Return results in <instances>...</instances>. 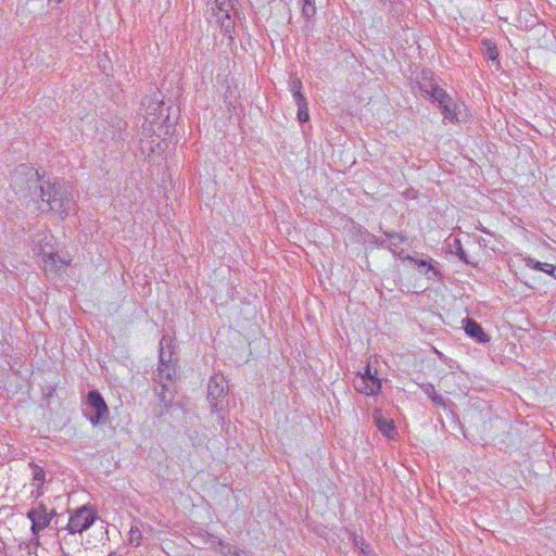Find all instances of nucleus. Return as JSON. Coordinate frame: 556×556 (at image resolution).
Returning a JSON list of instances; mask_svg holds the SVG:
<instances>
[{
  "label": "nucleus",
  "mask_w": 556,
  "mask_h": 556,
  "mask_svg": "<svg viewBox=\"0 0 556 556\" xmlns=\"http://www.w3.org/2000/svg\"><path fill=\"white\" fill-rule=\"evenodd\" d=\"M228 393V384L224 376H213L207 386V400L211 404L212 412L222 410Z\"/></svg>",
  "instance_id": "obj_4"
},
{
  "label": "nucleus",
  "mask_w": 556,
  "mask_h": 556,
  "mask_svg": "<svg viewBox=\"0 0 556 556\" xmlns=\"http://www.w3.org/2000/svg\"><path fill=\"white\" fill-rule=\"evenodd\" d=\"M216 18H217V22L220 24V28H222L224 35L228 36L229 38H232L231 34L235 28V20L232 17L231 13L216 16Z\"/></svg>",
  "instance_id": "obj_16"
},
{
  "label": "nucleus",
  "mask_w": 556,
  "mask_h": 556,
  "mask_svg": "<svg viewBox=\"0 0 556 556\" xmlns=\"http://www.w3.org/2000/svg\"><path fill=\"white\" fill-rule=\"evenodd\" d=\"M354 545L361 549V552L364 554V556H369V554H370L369 545L366 544V542L363 538L355 536Z\"/></svg>",
  "instance_id": "obj_26"
},
{
  "label": "nucleus",
  "mask_w": 556,
  "mask_h": 556,
  "mask_svg": "<svg viewBox=\"0 0 556 556\" xmlns=\"http://www.w3.org/2000/svg\"><path fill=\"white\" fill-rule=\"evenodd\" d=\"M430 400L437 406H441V407L446 406V402H445L444 397L438 393H435Z\"/></svg>",
  "instance_id": "obj_33"
},
{
  "label": "nucleus",
  "mask_w": 556,
  "mask_h": 556,
  "mask_svg": "<svg viewBox=\"0 0 556 556\" xmlns=\"http://www.w3.org/2000/svg\"><path fill=\"white\" fill-rule=\"evenodd\" d=\"M439 108L441 109L445 119H448L450 122L457 121L456 104L452 98H450L448 102L440 104Z\"/></svg>",
  "instance_id": "obj_17"
},
{
  "label": "nucleus",
  "mask_w": 556,
  "mask_h": 556,
  "mask_svg": "<svg viewBox=\"0 0 556 556\" xmlns=\"http://www.w3.org/2000/svg\"><path fill=\"white\" fill-rule=\"evenodd\" d=\"M354 388L357 392L365 395H376L381 390V381L379 378H362L356 376L354 379Z\"/></svg>",
  "instance_id": "obj_6"
},
{
  "label": "nucleus",
  "mask_w": 556,
  "mask_h": 556,
  "mask_svg": "<svg viewBox=\"0 0 556 556\" xmlns=\"http://www.w3.org/2000/svg\"><path fill=\"white\" fill-rule=\"evenodd\" d=\"M11 186L25 199H39L62 219L75 208L72 187L60 181H45L38 170L27 164H20L11 176Z\"/></svg>",
  "instance_id": "obj_1"
},
{
  "label": "nucleus",
  "mask_w": 556,
  "mask_h": 556,
  "mask_svg": "<svg viewBox=\"0 0 556 556\" xmlns=\"http://www.w3.org/2000/svg\"><path fill=\"white\" fill-rule=\"evenodd\" d=\"M435 85L432 79L428 78H422V80L418 83L419 90L425 96H430V90L434 88Z\"/></svg>",
  "instance_id": "obj_23"
},
{
  "label": "nucleus",
  "mask_w": 556,
  "mask_h": 556,
  "mask_svg": "<svg viewBox=\"0 0 556 556\" xmlns=\"http://www.w3.org/2000/svg\"><path fill=\"white\" fill-rule=\"evenodd\" d=\"M86 405L90 413L85 412L84 414L93 426L105 424L109 420V407L98 390H90L87 393Z\"/></svg>",
  "instance_id": "obj_2"
},
{
  "label": "nucleus",
  "mask_w": 556,
  "mask_h": 556,
  "mask_svg": "<svg viewBox=\"0 0 556 556\" xmlns=\"http://www.w3.org/2000/svg\"><path fill=\"white\" fill-rule=\"evenodd\" d=\"M177 369L175 363H164L163 366H159L157 374L154 379L155 383L169 382L173 383L174 378L176 377Z\"/></svg>",
  "instance_id": "obj_11"
},
{
  "label": "nucleus",
  "mask_w": 556,
  "mask_h": 556,
  "mask_svg": "<svg viewBox=\"0 0 556 556\" xmlns=\"http://www.w3.org/2000/svg\"><path fill=\"white\" fill-rule=\"evenodd\" d=\"M211 543L214 549L220 552L225 556L237 553V547L230 543L224 542L222 539L211 535Z\"/></svg>",
  "instance_id": "obj_14"
},
{
  "label": "nucleus",
  "mask_w": 556,
  "mask_h": 556,
  "mask_svg": "<svg viewBox=\"0 0 556 556\" xmlns=\"http://www.w3.org/2000/svg\"><path fill=\"white\" fill-rule=\"evenodd\" d=\"M49 258L51 260V262H52L53 264H55V263L59 261V258H60V257H59V255H58V254L50 253Z\"/></svg>",
  "instance_id": "obj_39"
},
{
  "label": "nucleus",
  "mask_w": 556,
  "mask_h": 556,
  "mask_svg": "<svg viewBox=\"0 0 556 556\" xmlns=\"http://www.w3.org/2000/svg\"><path fill=\"white\" fill-rule=\"evenodd\" d=\"M430 99L438 102V104H442L450 101V94L441 88L439 85H435L434 88L430 90Z\"/></svg>",
  "instance_id": "obj_18"
},
{
  "label": "nucleus",
  "mask_w": 556,
  "mask_h": 556,
  "mask_svg": "<svg viewBox=\"0 0 556 556\" xmlns=\"http://www.w3.org/2000/svg\"><path fill=\"white\" fill-rule=\"evenodd\" d=\"M58 516L55 509H48V517H50V520L52 521L53 517Z\"/></svg>",
  "instance_id": "obj_40"
},
{
  "label": "nucleus",
  "mask_w": 556,
  "mask_h": 556,
  "mask_svg": "<svg viewBox=\"0 0 556 556\" xmlns=\"http://www.w3.org/2000/svg\"><path fill=\"white\" fill-rule=\"evenodd\" d=\"M372 420L379 431L389 439H394L397 434L394 421L384 417L380 408H375L372 412Z\"/></svg>",
  "instance_id": "obj_5"
},
{
  "label": "nucleus",
  "mask_w": 556,
  "mask_h": 556,
  "mask_svg": "<svg viewBox=\"0 0 556 556\" xmlns=\"http://www.w3.org/2000/svg\"><path fill=\"white\" fill-rule=\"evenodd\" d=\"M97 518V511L85 505L76 509L71 515L70 520L64 529H66L71 534L83 533L94 523Z\"/></svg>",
  "instance_id": "obj_3"
},
{
  "label": "nucleus",
  "mask_w": 556,
  "mask_h": 556,
  "mask_svg": "<svg viewBox=\"0 0 556 556\" xmlns=\"http://www.w3.org/2000/svg\"><path fill=\"white\" fill-rule=\"evenodd\" d=\"M383 235L389 240L387 249L392 253H396V249L406 240L405 236L396 231H383Z\"/></svg>",
  "instance_id": "obj_15"
},
{
  "label": "nucleus",
  "mask_w": 556,
  "mask_h": 556,
  "mask_svg": "<svg viewBox=\"0 0 556 556\" xmlns=\"http://www.w3.org/2000/svg\"><path fill=\"white\" fill-rule=\"evenodd\" d=\"M142 534L140 529L137 526H132L129 530L128 543L134 546H139L141 544Z\"/></svg>",
  "instance_id": "obj_20"
},
{
  "label": "nucleus",
  "mask_w": 556,
  "mask_h": 556,
  "mask_svg": "<svg viewBox=\"0 0 556 556\" xmlns=\"http://www.w3.org/2000/svg\"><path fill=\"white\" fill-rule=\"evenodd\" d=\"M26 516L31 521L30 530L34 535H38L40 531L48 528L51 523L48 515L39 516L36 511H27Z\"/></svg>",
  "instance_id": "obj_9"
},
{
  "label": "nucleus",
  "mask_w": 556,
  "mask_h": 556,
  "mask_svg": "<svg viewBox=\"0 0 556 556\" xmlns=\"http://www.w3.org/2000/svg\"><path fill=\"white\" fill-rule=\"evenodd\" d=\"M298 119L300 123H305L309 119L308 105L298 106Z\"/></svg>",
  "instance_id": "obj_28"
},
{
  "label": "nucleus",
  "mask_w": 556,
  "mask_h": 556,
  "mask_svg": "<svg viewBox=\"0 0 556 556\" xmlns=\"http://www.w3.org/2000/svg\"><path fill=\"white\" fill-rule=\"evenodd\" d=\"M527 267H530L532 269L544 271L552 277L556 278V266L548 264V263H541L532 257L525 258Z\"/></svg>",
  "instance_id": "obj_13"
},
{
  "label": "nucleus",
  "mask_w": 556,
  "mask_h": 556,
  "mask_svg": "<svg viewBox=\"0 0 556 556\" xmlns=\"http://www.w3.org/2000/svg\"><path fill=\"white\" fill-rule=\"evenodd\" d=\"M316 13L315 0H302V14L309 18Z\"/></svg>",
  "instance_id": "obj_21"
},
{
  "label": "nucleus",
  "mask_w": 556,
  "mask_h": 556,
  "mask_svg": "<svg viewBox=\"0 0 556 556\" xmlns=\"http://www.w3.org/2000/svg\"><path fill=\"white\" fill-rule=\"evenodd\" d=\"M62 555L63 556H70L67 553H65L64 551H62Z\"/></svg>",
  "instance_id": "obj_46"
},
{
  "label": "nucleus",
  "mask_w": 556,
  "mask_h": 556,
  "mask_svg": "<svg viewBox=\"0 0 556 556\" xmlns=\"http://www.w3.org/2000/svg\"><path fill=\"white\" fill-rule=\"evenodd\" d=\"M62 0H49V2L60 3Z\"/></svg>",
  "instance_id": "obj_44"
},
{
  "label": "nucleus",
  "mask_w": 556,
  "mask_h": 556,
  "mask_svg": "<svg viewBox=\"0 0 556 556\" xmlns=\"http://www.w3.org/2000/svg\"><path fill=\"white\" fill-rule=\"evenodd\" d=\"M164 363H169V364L173 363V361H172V352L166 353L163 350V348H161V351H160V365L159 366H163Z\"/></svg>",
  "instance_id": "obj_29"
},
{
  "label": "nucleus",
  "mask_w": 556,
  "mask_h": 556,
  "mask_svg": "<svg viewBox=\"0 0 556 556\" xmlns=\"http://www.w3.org/2000/svg\"><path fill=\"white\" fill-rule=\"evenodd\" d=\"M371 242L376 244L379 248H386L387 249V240L378 238L376 236H372Z\"/></svg>",
  "instance_id": "obj_36"
},
{
  "label": "nucleus",
  "mask_w": 556,
  "mask_h": 556,
  "mask_svg": "<svg viewBox=\"0 0 556 556\" xmlns=\"http://www.w3.org/2000/svg\"><path fill=\"white\" fill-rule=\"evenodd\" d=\"M155 394L159 397L160 402L163 403L164 406L168 407L173 403L175 397L173 383H157V387L155 388Z\"/></svg>",
  "instance_id": "obj_12"
},
{
  "label": "nucleus",
  "mask_w": 556,
  "mask_h": 556,
  "mask_svg": "<svg viewBox=\"0 0 556 556\" xmlns=\"http://www.w3.org/2000/svg\"><path fill=\"white\" fill-rule=\"evenodd\" d=\"M357 376L362 377V378H378L377 377V370H375L374 372L371 371V367L370 365H366L364 367V372H359Z\"/></svg>",
  "instance_id": "obj_30"
},
{
  "label": "nucleus",
  "mask_w": 556,
  "mask_h": 556,
  "mask_svg": "<svg viewBox=\"0 0 556 556\" xmlns=\"http://www.w3.org/2000/svg\"><path fill=\"white\" fill-rule=\"evenodd\" d=\"M417 264H418L419 268L426 269V273H425L426 275L431 273V276L430 275L428 276L429 279L435 277L439 274L438 270L431 264H429L426 260H420L417 262Z\"/></svg>",
  "instance_id": "obj_24"
},
{
  "label": "nucleus",
  "mask_w": 556,
  "mask_h": 556,
  "mask_svg": "<svg viewBox=\"0 0 556 556\" xmlns=\"http://www.w3.org/2000/svg\"><path fill=\"white\" fill-rule=\"evenodd\" d=\"M29 467L31 468L33 475V484H41L45 483L46 472L42 467L36 465L35 463H29Z\"/></svg>",
  "instance_id": "obj_19"
},
{
  "label": "nucleus",
  "mask_w": 556,
  "mask_h": 556,
  "mask_svg": "<svg viewBox=\"0 0 556 556\" xmlns=\"http://www.w3.org/2000/svg\"><path fill=\"white\" fill-rule=\"evenodd\" d=\"M479 244L484 248L489 247V242L483 238L479 240Z\"/></svg>",
  "instance_id": "obj_41"
},
{
  "label": "nucleus",
  "mask_w": 556,
  "mask_h": 556,
  "mask_svg": "<svg viewBox=\"0 0 556 556\" xmlns=\"http://www.w3.org/2000/svg\"><path fill=\"white\" fill-rule=\"evenodd\" d=\"M435 353L439 355L440 358H442V356H443L442 353H440L438 351H435Z\"/></svg>",
  "instance_id": "obj_45"
},
{
  "label": "nucleus",
  "mask_w": 556,
  "mask_h": 556,
  "mask_svg": "<svg viewBox=\"0 0 556 556\" xmlns=\"http://www.w3.org/2000/svg\"><path fill=\"white\" fill-rule=\"evenodd\" d=\"M393 254L399 256L400 258H403V260H413L410 256L405 254L404 250L399 251L396 249V253H393Z\"/></svg>",
  "instance_id": "obj_37"
},
{
  "label": "nucleus",
  "mask_w": 556,
  "mask_h": 556,
  "mask_svg": "<svg viewBox=\"0 0 556 556\" xmlns=\"http://www.w3.org/2000/svg\"><path fill=\"white\" fill-rule=\"evenodd\" d=\"M420 388L424 391V393L428 395L429 399H431L437 393L433 384L431 383L421 384Z\"/></svg>",
  "instance_id": "obj_32"
},
{
  "label": "nucleus",
  "mask_w": 556,
  "mask_h": 556,
  "mask_svg": "<svg viewBox=\"0 0 556 556\" xmlns=\"http://www.w3.org/2000/svg\"><path fill=\"white\" fill-rule=\"evenodd\" d=\"M292 96H293L294 101L298 106L304 108V105H307V101H306L305 97L303 96L302 91L295 92Z\"/></svg>",
  "instance_id": "obj_31"
},
{
  "label": "nucleus",
  "mask_w": 556,
  "mask_h": 556,
  "mask_svg": "<svg viewBox=\"0 0 556 556\" xmlns=\"http://www.w3.org/2000/svg\"><path fill=\"white\" fill-rule=\"evenodd\" d=\"M289 88L290 91L293 93L300 92L302 89V81L296 76H291L289 79Z\"/></svg>",
  "instance_id": "obj_27"
},
{
  "label": "nucleus",
  "mask_w": 556,
  "mask_h": 556,
  "mask_svg": "<svg viewBox=\"0 0 556 556\" xmlns=\"http://www.w3.org/2000/svg\"><path fill=\"white\" fill-rule=\"evenodd\" d=\"M232 556H252V555L249 552L243 551V549H239L237 547V553H233Z\"/></svg>",
  "instance_id": "obj_38"
},
{
  "label": "nucleus",
  "mask_w": 556,
  "mask_h": 556,
  "mask_svg": "<svg viewBox=\"0 0 556 556\" xmlns=\"http://www.w3.org/2000/svg\"><path fill=\"white\" fill-rule=\"evenodd\" d=\"M108 556H122V555L118 554L117 552L113 551Z\"/></svg>",
  "instance_id": "obj_43"
},
{
  "label": "nucleus",
  "mask_w": 556,
  "mask_h": 556,
  "mask_svg": "<svg viewBox=\"0 0 556 556\" xmlns=\"http://www.w3.org/2000/svg\"><path fill=\"white\" fill-rule=\"evenodd\" d=\"M484 45L486 46L484 52L485 56L492 61L496 60L498 56L497 47L491 42H484Z\"/></svg>",
  "instance_id": "obj_25"
},
{
  "label": "nucleus",
  "mask_w": 556,
  "mask_h": 556,
  "mask_svg": "<svg viewBox=\"0 0 556 556\" xmlns=\"http://www.w3.org/2000/svg\"><path fill=\"white\" fill-rule=\"evenodd\" d=\"M455 254L466 264L472 265V263L468 260L465 250L463 249L462 242L459 239L454 240Z\"/></svg>",
  "instance_id": "obj_22"
},
{
  "label": "nucleus",
  "mask_w": 556,
  "mask_h": 556,
  "mask_svg": "<svg viewBox=\"0 0 556 556\" xmlns=\"http://www.w3.org/2000/svg\"><path fill=\"white\" fill-rule=\"evenodd\" d=\"M29 511H36L37 515H39V516L48 515V507L45 504L39 503L36 507L31 508Z\"/></svg>",
  "instance_id": "obj_35"
},
{
  "label": "nucleus",
  "mask_w": 556,
  "mask_h": 556,
  "mask_svg": "<svg viewBox=\"0 0 556 556\" xmlns=\"http://www.w3.org/2000/svg\"><path fill=\"white\" fill-rule=\"evenodd\" d=\"M236 1L237 0H206L215 16L231 13L235 9Z\"/></svg>",
  "instance_id": "obj_10"
},
{
  "label": "nucleus",
  "mask_w": 556,
  "mask_h": 556,
  "mask_svg": "<svg viewBox=\"0 0 556 556\" xmlns=\"http://www.w3.org/2000/svg\"><path fill=\"white\" fill-rule=\"evenodd\" d=\"M142 105L146 108V119L151 124L156 123V121L164 116L163 101L160 99H151L144 98L142 101Z\"/></svg>",
  "instance_id": "obj_7"
},
{
  "label": "nucleus",
  "mask_w": 556,
  "mask_h": 556,
  "mask_svg": "<svg viewBox=\"0 0 556 556\" xmlns=\"http://www.w3.org/2000/svg\"><path fill=\"white\" fill-rule=\"evenodd\" d=\"M479 229H480L482 232L486 233V235H490V236L492 235V232H491L489 229H486L485 227H483V226H480V227H479Z\"/></svg>",
  "instance_id": "obj_42"
},
{
  "label": "nucleus",
  "mask_w": 556,
  "mask_h": 556,
  "mask_svg": "<svg viewBox=\"0 0 556 556\" xmlns=\"http://www.w3.org/2000/svg\"><path fill=\"white\" fill-rule=\"evenodd\" d=\"M464 330L472 339L479 343H486L490 337L484 332L482 326L472 318L464 319Z\"/></svg>",
  "instance_id": "obj_8"
},
{
  "label": "nucleus",
  "mask_w": 556,
  "mask_h": 556,
  "mask_svg": "<svg viewBox=\"0 0 556 556\" xmlns=\"http://www.w3.org/2000/svg\"><path fill=\"white\" fill-rule=\"evenodd\" d=\"M34 485L36 486V489L31 491L30 497L39 498L43 494V484H41V482H40V483L34 484Z\"/></svg>",
  "instance_id": "obj_34"
}]
</instances>
